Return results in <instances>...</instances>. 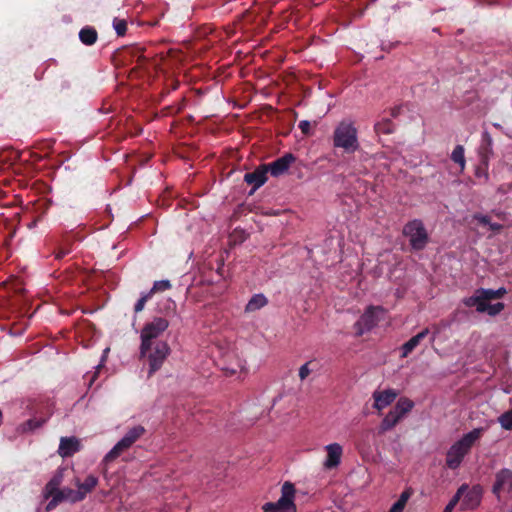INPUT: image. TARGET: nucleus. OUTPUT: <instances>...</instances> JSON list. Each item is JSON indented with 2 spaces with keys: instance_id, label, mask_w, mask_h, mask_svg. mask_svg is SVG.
I'll use <instances>...</instances> for the list:
<instances>
[{
  "instance_id": "32",
  "label": "nucleus",
  "mask_w": 512,
  "mask_h": 512,
  "mask_svg": "<svg viewBox=\"0 0 512 512\" xmlns=\"http://www.w3.org/2000/svg\"><path fill=\"white\" fill-rule=\"evenodd\" d=\"M498 422L505 430H512V409L504 412L498 417Z\"/></svg>"
},
{
  "instance_id": "22",
  "label": "nucleus",
  "mask_w": 512,
  "mask_h": 512,
  "mask_svg": "<svg viewBox=\"0 0 512 512\" xmlns=\"http://www.w3.org/2000/svg\"><path fill=\"white\" fill-rule=\"evenodd\" d=\"M79 39L86 46L94 45L98 39V32L92 26H85L79 32Z\"/></svg>"
},
{
  "instance_id": "31",
  "label": "nucleus",
  "mask_w": 512,
  "mask_h": 512,
  "mask_svg": "<svg viewBox=\"0 0 512 512\" xmlns=\"http://www.w3.org/2000/svg\"><path fill=\"white\" fill-rule=\"evenodd\" d=\"M171 287L172 285L169 280H159L154 282L153 287L148 292L153 296L155 293L164 292Z\"/></svg>"
},
{
  "instance_id": "38",
  "label": "nucleus",
  "mask_w": 512,
  "mask_h": 512,
  "mask_svg": "<svg viewBox=\"0 0 512 512\" xmlns=\"http://www.w3.org/2000/svg\"><path fill=\"white\" fill-rule=\"evenodd\" d=\"M298 127L304 135L311 134V123L308 120L300 121Z\"/></svg>"
},
{
  "instance_id": "42",
  "label": "nucleus",
  "mask_w": 512,
  "mask_h": 512,
  "mask_svg": "<svg viewBox=\"0 0 512 512\" xmlns=\"http://www.w3.org/2000/svg\"><path fill=\"white\" fill-rule=\"evenodd\" d=\"M483 137H484V141H486V144H485V145H483V149H485V150H486L489 146H491V142H492V140H491V138H490V136H489V134H488V133H485V134L483 135Z\"/></svg>"
},
{
  "instance_id": "7",
  "label": "nucleus",
  "mask_w": 512,
  "mask_h": 512,
  "mask_svg": "<svg viewBox=\"0 0 512 512\" xmlns=\"http://www.w3.org/2000/svg\"><path fill=\"white\" fill-rule=\"evenodd\" d=\"M295 487L291 482H285L281 488V497L277 502L265 503L263 512H296L294 503Z\"/></svg>"
},
{
  "instance_id": "33",
  "label": "nucleus",
  "mask_w": 512,
  "mask_h": 512,
  "mask_svg": "<svg viewBox=\"0 0 512 512\" xmlns=\"http://www.w3.org/2000/svg\"><path fill=\"white\" fill-rule=\"evenodd\" d=\"M113 27L118 36H124L127 31V22L124 19L115 18L113 20Z\"/></svg>"
},
{
  "instance_id": "9",
  "label": "nucleus",
  "mask_w": 512,
  "mask_h": 512,
  "mask_svg": "<svg viewBox=\"0 0 512 512\" xmlns=\"http://www.w3.org/2000/svg\"><path fill=\"white\" fill-rule=\"evenodd\" d=\"M386 310L382 306H368L360 318L355 322L354 329L356 336L371 331L380 321Z\"/></svg>"
},
{
  "instance_id": "19",
  "label": "nucleus",
  "mask_w": 512,
  "mask_h": 512,
  "mask_svg": "<svg viewBox=\"0 0 512 512\" xmlns=\"http://www.w3.org/2000/svg\"><path fill=\"white\" fill-rule=\"evenodd\" d=\"M414 407V402L406 397H401L394 408L390 411L394 416H397L401 421L406 414H408Z\"/></svg>"
},
{
  "instance_id": "40",
  "label": "nucleus",
  "mask_w": 512,
  "mask_h": 512,
  "mask_svg": "<svg viewBox=\"0 0 512 512\" xmlns=\"http://www.w3.org/2000/svg\"><path fill=\"white\" fill-rule=\"evenodd\" d=\"M474 219H476L480 224H483V225L490 224V217L487 215L475 214Z\"/></svg>"
},
{
  "instance_id": "30",
  "label": "nucleus",
  "mask_w": 512,
  "mask_h": 512,
  "mask_svg": "<svg viewBox=\"0 0 512 512\" xmlns=\"http://www.w3.org/2000/svg\"><path fill=\"white\" fill-rule=\"evenodd\" d=\"M145 49L140 47H130L127 48L124 53L129 54L131 58H136V61L139 64H142L144 61L148 59V57L144 54Z\"/></svg>"
},
{
  "instance_id": "16",
  "label": "nucleus",
  "mask_w": 512,
  "mask_h": 512,
  "mask_svg": "<svg viewBox=\"0 0 512 512\" xmlns=\"http://www.w3.org/2000/svg\"><path fill=\"white\" fill-rule=\"evenodd\" d=\"M267 173L266 165H260L254 171L246 173L244 181L249 185H253V190H256L267 181Z\"/></svg>"
},
{
  "instance_id": "41",
  "label": "nucleus",
  "mask_w": 512,
  "mask_h": 512,
  "mask_svg": "<svg viewBox=\"0 0 512 512\" xmlns=\"http://www.w3.org/2000/svg\"><path fill=\"white\" fill-rule=\"evenodd\" d=\"M489 227L492 231L494 232H499L502 230L503 228V225L502 224H499V223H491L489 224Z\"/></svg>"
},
{
  "instance_id": "1",
  "label": "nucleus",
  "mask_w": 512,
  "mask_h": 512,
  "mask_svg": "<svg viewBox=\"0 0 512 512\" xmlns=\"http://www.w3.org/2000/svg\"><path fill=\"white\" fill-rule=\"evenodd\" d=\"M63 481V474L61 471H58L50 481L45 485L44 488V498L51 500L46 505L45 510L50 512L54 510L61 502L67 501L70 503H77L83 501V495L80 491L74 490L72 488H63L60 489V485Z\"/></svg>"
},
{
  "instance_id": "10",
  "label": "nucleus",
  "mask_w": 512,
  "mask_h": 512,
  "mask_svg": "<svg viewBox=\"0 0 512 512\" xmlns=\"http://www.w3.org/2000/svg\"><path fill=\"white\" fill-rule=\"evenodd\" d=\"M488 301L489 300H481L480 297L470 296L463 299V304L466 307H476L477 312H486L490 316L498 315L505 307L504 303L502 302L489 304Z\"/></svg>"
},
{
  "instance_id": "29",
  "label": "nucleus",
  "mask_w": 512,
  "mask_h": 512,
  "mask_svg": "<svg viewBox=\"0 0 512 512\" xmlns=\"http://www.w3.org/2000/svg\"><path fill=\"white\" fill-rule=\"evenodd\" d=\"M451 159L460 166L461 171L465 168V156H464V147L462 145H457L451 154Z\"/></svg>"
},
{
  "instance_id": "4",
  "label": "nucleus",
  "mask_w": 512,
  "mask_h": 512,
  "mask_svg": "<svg viewBox=\"0 0 512 512\" xmlns=\"http://www.w3.org/2000/svg\"><path fill=\"white\" fill-rule=\"evenodd\" d=\"M170 352L171 349L167 341L150 343L146 349L143 347V343L140 344V358L144 359L149 366L148 377H151L163 366Z\"/></svg>"
},
{
  "instance_id": "14",
  "label": "nucleus",
  "mask_w": 512,
  "mask_h": 512,
  "mask_svg": "<svg viewBox=\"0 0 512 512\" xmlns=\"http://www.w3.org/2000/svg\"><path fill=\"white\" fill-rule=\"evenodd\" d=\"M398 393L394 389H386L384 391H375L373 393L374 408L378 411L383 410L397 398Z\"/></svg>"
},
{
  "instance_id": "45",
  "label": "nucleus",
  "mask_w": 512,
  "mask_h": 512,
  "mask_svg": "<svg viewBox=\"0 0 512 512\" xmlns=\"http://www.w3.org/2000/svg\"><path fill=\"white\" fill-rule=\"evenodd\" d=\"M184 106V99L182 100V104L178 107L177 112H180Z\"/></svg>"
},
{
  "instance_id": "11",
  "label": "nucleus",
  "mask_w": 512,
  "mask_h": 512,
  "mask_svg": "<svg viewBox=\"0 0 512 512\" xmlns=\"http://www.w3.org/2000/svg\"><path fill=\"white\" fill-rule=\"evenodd\" d=\"M512 491V470L503 468L495 474L492 493L500 500L502 493Z\"/></svg>"
},
{
  "instance_id": "26",
  "label": "nucleus",
  "mask_w": 512,
  "mask_h": 512,
  "mask_svg": "<svg viewBox=\"0 0 512 512\" xmlns=\"http://www.w3.org/2000/svg\"><path fill=\"white\" fill-rule=\"evenodd\" d=\"M72 242L70 240H64L63 243L57 244L52 251L56 260L63 259L66 255L71 252Z\"/></svg>"
},
{
  "instance_id": "15",
  "label": "nucleus",
  "mask_w": 512,
  "mask_h": 512,
  "mask_svg": "<svg viewBox=\"0 0 512 512\" xmlns=\"http://www.w3.org/2000/svg\"><path fill=\"white\" fill-rule=\"evenodd\" d=\"M81 444L76 437H62L58 448V454L63 457H71L80 451Z\"/></svg>"
},
{
  "instance_id": "12",
  "label": "nucleus",
  "mask_w": 512,
  "mask_h": 512,
  "mask_svg": "<svg viewBox=\"0 0 512 512\" xmlns=\"http://www.w3.org/2000/svg\"><path fill=\"white\" fill-rule=\"evenodd\" d=\"M483 488L481 485L477 484L472 486L471 488L468 486V489L461 497L460 510H474L476 509L482 499Z\"/></svg>"
},
{
  "instance_id": "23",
  "label": "nucleus",
  "mask_w": 512,
  "mask_h": 512,
  "mask_svg": "<svg viewBox=\"0 0 512 512\" xmlns=\"http://www.w3.org/2000/svg\"><path fill=\"white\" fill-rule=\"evenodd\" d=\"M46 421H47L46 418H41V419L32 418V419H28L27 421L21 423L17 427V431L19 433H21V434L32 432V431L42 427L46 423Z\"/></svg>"
},
{
  "instance_id": "39",
  "label": "nucleus",
  "mask_w": 512,
  "mask_h": 512,
  "mask_svg": "<svg viewBox=\"0 0 512 512\" xmlns=\"http://www.w3.org/2000/svg\"><path fill=\"white\" fill-rule=\"evenodd\" d=\"M308 365H309V363H305L299 369V377L301 380L306 379L308 377V375L310 374V369H309Z\"/></svg>"
},
{
  "instance_id": "44",
  "label": "nucleus",
  "mask_w": 512,
  "mask_h": 512,
  "mask_svg": "<svg viewBox=\"0 0 512 512\" xmlns=\"http://www.w3.org/2000/svg\"><path fill=\"white\" fill-rule=\"evenodd\" d=\"M403 511H404V508L403 507H399L396 504H393L392 507L389 510V512H403Z\"/></svg>"
},
{
  "instance_id": "17",
  "label": "nucleus",
  "mask_w": 512,
  "mask_h": 512,
  "mask_svg": "<svg viewBox=\"0 0 512 512\" xmlns=\"http://www.w3.org/2000/svg\"><path fill=\"white\" fill-rule=\"evenodd\" d=\"M327 452V457L324 462V466L327 469H332L337 467L340 464L343 449L342 446L338 443H332L325 447Z\"/></svg>"
},
{
  "instance_id": "3",
  "label": "nucleus",
  "mask_w": 512,
  "mask_h": 512,
  "mask_svg": "<svg viewBox=\"0 0 512 512\" xmlns=\"http://www.w3.org/2000/svg\"><path fill=\"white\" fill-rule=\"evenodd\" d=\"M333 146L351 154L359 150L358 130L351 121L343 120L334 129Z\"/></svg>"
},
{
  "instance_id": "25",
  "label": "nucleus",
  "mask_w": 512,
  "mask_h": 512,
  "mask_svg": "<svg viewBox=\"0 0 512 512\" xmlns=\"http://www.w3.org/2000/svg\"><path fill=\"white\" fill-rule=\"evenodd\" d=\"M399 422V418H397V416H394L391 412H389L381 421L378 433H386L387 431L393 429Z\"/></svg>"
},
{
  "instance_id": "37",
  "label": "nucleus",
  "mask_w": 512,
  "mask_h": 512,
  "mask_svg": "<svg viewBox=\"0 0 512 512\" xmlns=\"http://www.w3.org/2000/svg\"><path fill=\"white\" fill-rule=\"evenodd\" d=\"M411 495H412V490H411V488H408V489L404 490V491L400 494V496H399L398 500H397L394 504L398 505L399 507H403V508H405V506H406V504H407V502H408L409 498L411 497Z\"/></svg>"
},
{
  "instance_id": "20",
  "label": "nucleus",
  "mask_w": 512,
  "mask_h": 512,
  "mask_svg": "<svg viewBox=\"0 0 512 512\" xmlns=\"http://www.w3.org/2000/svg\"><path fill=\"white\" fill-rule=\"evenodd\" d=\"M98 482V477L94 475H88L84 482H81L79 479L75 480V485L77 486L80 493H82L83 500L86 498L88 493H91L96 488Z\"/></svg>"
},
{
  "instance_id": "36",
  "label": "nucleus",
  "mask_w": 512,
  "mask_h": 512,
  "mask_svg": "<svg viewBox=\"0 0 512 512\" xmlns=\"http://www.w3.org/2000/svg\"><path fill=\"white\" fill-rule=\"evenodd\" d=\"M411 495H412V490H411V488H408V489L404 490V491L400 494V496H399L398 500H397L394 504L398 505L399 507H403V508H405V506H406V504H407V502H408L409 498L411 497Z\"/></svg>"
},
{
  "instance_id": "43",
  "label": "nucleus",
  "mask_w": 512,
  "mask_h": 512,
  "mask_svg": "<svg viewBox=\"0 0 512 512\" xmlns=\"http://www.w3.org/2000/svg\"><path fill=\"white\" fill-rule=\"evenodd\" d=\"M400 111H401V107L400 106H396V107L391 109L390 114H391L392 117L396 118L400 114Z\"/></svg>"
},
{
  "instance_id": "13",
  "label": "nucleus",
  "mask_w": 512,
  "mask_h": 512,
  "mask_svg": "<svg viewBox=\"0 0 512 512\" xmlns=\"http://www.w3.org/2000/svg\"><path fill=\"white\" fill-rule=\"evenodd\" d=\"M295 160L296 158L292 153H286L273 162L265 164L267 172H270L273 177H279L288 171L289 167L293 162H295Z\"/></svg>"
},
{
  "instance_id": "35",
  "label": "nucleus",
  "mask_w": 512,
  "mask_h": 512,
  "mask_svg": "<svg viewBox=\"0 0 512 512\" xmlns=\"http://www.w3.org/2000/svg\"><path fill=\"white\" fill-rule=\"evenodd\" d=\"M152 298L151 294L149 292L143 294L139 299L138 301L136 302L135 306H134V311L135 313H139L141 312L144 307H145V304Z\"/></svg>"
},
{
  "instance_id": "8",
  "label": "nucleus",
  "mask_w": 512,
  "mask_h": 512,
  "mask_svg": "<svg viewBox=\"0 0 512 512\" xmlns=\"http://www.w3.org/2000/svg\"><path fill=\"white\" fill-rule=\"evenodd\" d=\"M168 327L169 321L165 317H154L152 320L147 321L140 332V340L143 343V347L146 349L153 342H165L160 340L159 337Z\"/></svg>"
},
{
  "instance_id": "2",
  "label": "nucleus",
  "mask_w": 512,
  "mask_h": 512,
  "mask_svg": "<svg viewBox=\"0 0 512 512\" xmlns=\"http://www.w3.org/2000/svg\"><path fill=\"white\" fill-rule=\"evenodd\" d=\"M483 432L484 428H475L456 441L447 451L446 466L451 470L459 468L464 457L469 453L474 443L482 436Z\"/></svg>"
},
{
  "instance_id": "34",
  "label": "nucleus",
  "mask_w": 512,
  "mask_h": 512,
  "mask_svg": "<svg viewBox=\"0 0 512 512\" xmlns=\"http://www.w3.org/2000/svg\"><path fill=\"white\" fill-rule=\"evenodd\" d=\"M224 370L231 375H234L238 372H245L246 371V362L243 360H238V362L235 366H227L224 368Z\"/></svg>"
},
{
  "instance_id": "6",
  "label": "nucleus",
  "mask_w": 512,
  "mask_h": 512,
  "mask_svg": "<svg viewBox=\"0 0 512 512\" xmlns=\"http://www.w3.org/2000/svg\"><path fill=\"white\" fill-rule=\"evenodd\" d=\"M405 237L409 238L410 246L415 251L423 250L428 241V232L420 219H413L407 222L402 230Z\"/></svg>"
},
{
  "instance_id": "27",
  "label": "nucleus",
  "mask_w": 512,
  "mask_h": 512,
  "mask_svg": "<svg viewBox=\"0 0 512 512\" xmlns=\"http://www.w3.org/2000/svg\"><path fill=\"white\" fill-rule=\"evenodd\" d=\"M377 134H392L395 131V125L390 119H383L374 126Z\"/></svg>"
},
{
  "instance_id": "5",
  "label": "nucleus",
  "mask_w": 512,
  "mask_h": 512,
  "mask_svg": "<svg viewBox=\"0 0 512 512\" xmlns=\"http://www.w3.org/2000/svg\"><path fill=\"white\" fill-rule=\"evenodd\" d=\"M145 428L141 425L130 428L123 438L103 458L104 464H109L117 459L124 451L128 450L145 433Z\"/></svg>"
},
{
  "instance_id": "24",
  "label": "nucleus",
  "mask_w": 512,
  "mask_h": 512,
  "mask_svg": "<svg viewBox=\"0 0 512 512\" xmlns=\"http://www.w3.org/2000/svg\"><path fill=\"white\" fill-rule=\"evenodd\" d=\"M268 304V299L264 294H255L251 297L245 307L246 312L257 311Z\"/></svg>"
},
{
  "instance_id": "28",
  "label": "nucleus",
  "mask_w": 512,
  "mask_h": 512,
  "mask_svg": "<svg viewBox=\"0 0 512 512\" xmlns=\"http://www.w3.org/2000/svg\"><path fill=\"white\" fill-rule=\"evenodd\" d=\"M468 489V484H462L456 491L455 495L451 498L449 503L444 508L443 512H452L455 506L459 503L461 500V497Z\"/></svg>"
},
{
  "instance_id": "18",
  "label": "nucleus",
  "mask_w": 512,
  "mask_h": 512,
  "mask_svg": "<svg viewBox=\"0 0 512 512\" xmlns=\"http://www.w3.org/2000/svg\"><path fill=\"white\" fill-rule=\"evenodd\" d=\"M429 334V329L425 328L415 336L411 337L401 347V357H407L421 343V341Z\"/></svg>"
},
{
  "instance_id": "21",
  "label": "nucleus",
  "mask_w": 512,
  "mask_h": 512,
  "mask_svg": "<svg viewBox=\"0 0 512 512\" xmlns=\"http://www.w3.org/2000/svg\"><path fill=\"white\" fill-rule=\"evenodd\" d=\"M506 293L507 291L504 287H500L497 290L479 288L472 296L480 297L481 300H496L501 299Z\"/></svg>"
}]
</instances>
